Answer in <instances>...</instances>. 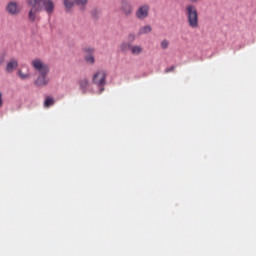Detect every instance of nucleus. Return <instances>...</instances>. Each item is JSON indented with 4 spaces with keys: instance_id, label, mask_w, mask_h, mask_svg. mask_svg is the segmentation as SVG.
I'll list each match as a JSON object with an SVG mask.
<instances>
[{
    "instance_id": "obj_21",
    "label": "nucleus",
    "mask_w": 256,
    "mask_h": 256,
    "mask_svg": "<svg viewBox=\"0 0 256 256\" xmlns=\"http://www.w3.org/2000/svg\"><path fill=\"white\" fill-rule=\"evenodd\" d=\"M171 71H175V66H171L170 68H166L164 73H171Z\"/></svg>"
},
{
    "instance_id": "obj_14",
    "label": "nucleus",
    "mask_w": 256,
    "mask_h": 256,
    "mask_svg": "<svg viewBox=\"0 0 256 256\" xmlns=\"http://www.w3.org/2000/svg\"><path fill=\"white\" fill-rule=\"evenodd\" d=\"M17 74H18V76L20 77V79L22 81H25L27 79H31V73H29V71L23 72V70H18Z\"/></svg>"
},
{
    "instance_id": "obj_18",
    "label": "nucleus",
    "mask_w": 256,
    "mask_h": 256,
    "mask_svg": "<svg viewBox=\"0 0 256 256\" xmlns=\"http://www.w3.org/2000/svg\"><path fill=\"white\" fill-rule=\"evenodd\" d=\"M131 47H132V45L129 43H122L120 46V49H121V51H128V49H129V51H131Z\"/></svg>"
},
{
    "instance_id": "obj_20",
    "label": "nucleus",
    "mask_w": 256,
    "mask_h": 256,
    "mask_svg": "<svg viewBox=\"0 0 256 256\" xmlns=\"http://www.w3.org/2000/svg\"><path fill=\"white\" fill-rule=\"evenodd\" d=\"M89 0H75L76 5H81L82 7H85V5L88 3Z\"/></svg>"
},
{
    "instance_id": "obj_15",
    "label": "nucleus",
    "mask_w": 256,
    "mask_h": 256,
    "mask_svg": "<svg viewBox=\"0 0 256 256\" xmlns=\"http://www.w3.org/2000/svg\"><path fill=\"white\" fill-rule=\"evenodd\" d=\"M53 105H55V99H53L51 96H47L44 101V107L49 109V107H53Z\"/></svg>"
},
{
    "instance_id": "obj_3",
    "label": "nucleus",
    "mask_w": 256,
    "mask_h": 256,
    "mask_svg": "<svg viewBox=\"0 0 256 256\" xmlns=\"http://www.w3.org/2000/svg\"><path fill=\"white\" fill-rule=\"evenodd\" d=\"M41 3V0H28V5L31 7L28 13V19L31 23H35L37 20V13L41 11V7L37 6Z\"/></svg>"
},
{
    "instance_id": "obj_7",
    "label": "nucleus",
    "mask_w": 256,
    "mask_h": 256,
    "mask_svg": "<svg viewBox=\"0 0 256 256\" xmlns=\"http://www.w3.org/2000/svg\"><path fill=\"white\" fill-rule=\"evenodd\" d=\"M6 11L9 15H12V16L19 15L21 13L19 2L10 1L6 6Z\"/></svg>"
},
{
    "instance_id": "obj_2",
    "label": "nucleus",
    "mask_w": 256,
    "mask_h": 256,
    "mask_svg": "<svg viewBox=\"0 0 256 256\" xmlns=\"http://www.w3.org/2000/svg\"><path fill=\"white\" fill-rule=\"evenodd\" d=\"M34 71H37L39 75H49V65L39 58H35L30 63Z\"/></svg>"
},
{
    "instance_id": "obj_25",
    "label": "nucleus",
    "mask_w": 256,
    "mask_h": 256,
    "mask_svg": "<svg viewBox=\"0 0 256 256\" xmlns=\"http://www.w3.org/2000/svg\"><path fill=\"white\" fill-rule=\"evenodd\" d=\"M129 38H130V39H135V35H134V34H130V35H129Z\"/></svg>"
},
{
    "instance_id": "obj_17",
    "label": "nucleus",
    "mask_w": 256,
    "mask_h": 256,
    "mask_svg": "<svg viewBox=\"0 0 256 256\" xmlns=\"http://www.w3.org/2000/svg\"><path fill=\"white\" fill-rule=\"evenodd\" d=\"M64 7L69 11V9H73L75 2L73 0H63Z\"/></svg>"
},
{
    "instance_id": "obj_6",
    "label": "nucleus",
    "mask_w": 256,
    "mask_h": 256,
    "mask_svg": "<svg viewBox=\"0 0 256 256\" xmlns=\"http://www.w3.org/2000/svg\"><path fill=\"white\" fill-rule=\"evenodd\" d=\"M150 7L148 4L141 5L135 12V17L138 18L139 21H144L149 17Z\"/></svg>"
},
{
    "instance_id": "obj_22",
    "label": "nucleus",
    "mask_w": 256,
    "mask_h": 256,
    "mask_svg": "<svg viewBox=\"0 0 256 256\" xmlns=\"http://www.w3.org/2000/svg\"><path fill=\"white\" fill-rule=\"evenodd\" d=\"M3 107V94L0 92V109Z\"/></svg>"
},
{
    "instance_id": "obj_5",
    "label": "nucleus",
    "mask_w": 256,
    "mask_h": 256,
    "mask_svg": "<svg viewBox=\"0 0 256 256\" xmlns=\"http://www.w3.org/2000/svg\"><path fill=\"white\" fill-rule=\"evenodd\" d=\"M119 9L125 17H131L133 15L134 8L131 0H121Z\"/></svg>"
},
{
    "instance_id": "obj_12",
    "label": "nucleus",
    "mask_w": 256,
    "mask_h": 256,
    "mask_svg": "<svg viewBox=\"0 0 256 256\" xmlns=\"http://www.w3.org/2000/svg\"><path fill=\"white\" fill-rule=\"evenodd\" d=\"M144 49L143 46H139V45H132V47H130V53L132 55H141V53H143Z\"/></svg>"
},
{
    "instance_id": "obj_13",
    "label": "nucleus",
    "mask_w": 256,
    "mask_h": 256,
    "mask_svg": "<svg viewBox=\"0 0 256 256\" xmlns=\"http://www.w3.org/2000/svg\"><path fill=\"white\" fill-rule=\"evenodd\" d=\"M80 89L83 93H87V89H89V80L87 78H83L79 81Z\"/></svg>"
},
{
    "instance_id": "obj_19",
    "label": "nucleus",
    "mask_w": 256,
    "mask_h": 256,
    "mask_svg": "<svg viewBox=\"0 0 256 256\" xmlns=\"http://www.w3.org/2000/svg\"><path fill=\"white\" fill-rule=\"evenodd\" d=\"M160 45H161V49H168L169 48V42H168L167 39L162 40Z\"/></svg>"
},
{
    "instance_id": "obj_1",
    "label": "nucleus",
    "mask_w": 256,
    "mask_h": 256,
    "mask_svg": "<svg viewBox=\"0 0 256 256\" xmlns=\"http://www.w3.org/2000/svg\"><path fill=\"white\" fill-rule=\"evenodd\" d=\"M185 15L187 17V23L191 29H198L199 27V12L197 7L193 4H189L185 7Z\"/></svg>"
},
{
    "instance_id": "obj_23",
    "label": "nucleus",
    "mask_w": 256,
    "mask_h": 256,
    "mask_svg": "<svg viewBox=\"0 0 256 256\" xmlns=\"http://www.w3.org/2000/svg\"><path fill=\"white\" fill-rule=\"evenodd\" d=\"M5 63V56H0V65H3Z\"/></svg>"
},
{
    "instance_id": "obj_10",
    "label": "nucleus",
    "mask_w": 256,
    "mask_h": 256,
    "mask_svg": "<svg viewBox=\"0 0 256 256\" xmlns=\"http://www.w3.org/2000/svg\"><path fill=\"white\" fill-rule=\"evenodd\" d=\"M84 52L86 53L85 61L88 62L90 65H94L95 56H93V53H95V48L87 47L84 49Z\"/></svg>"
},
{
    "instance_id": "obj_8",
    "label": "nucleus",
    "mask_w": 256,
    "mask_h": 256,
    "mask_svg": "<svg viewBox=\"0 0 256 256\" xmlns=\"http://www.w3.org/2000/svg\"><path fill=\"white\" fill-rule=\"evenodd\" d=\"M40 3H42V9L48 15H53V12L55 11V2H53V0H40Z\"/></svg>"
},
{
    "instance_id": "obj_16",
    "label": "nucleus",
    "mask_w": 256,
    "mask_h": 256,
    "mask_svg": "<svg viewBox=\"0 0 256 256\" xmlns=\"http://www.w3.org/2000/svg\"><path fill=\"white\" fill-rule=\"evenodd\" d=\"M151 31H152L151 26L150 25H146L144 27H141L139 29L138 33H139V35H147V33H151Z\"/></svg>"
},
{
    "instance_id": "obj_11",
    "label": "nucleus",
    "mask_w": 256,
    "mask_h": 256,
    "mask_svg": "<svg viewBox=\"0 0 256 256\" xmlns=\"http://www.w3.org/2000/svg\"><path fill=\"white\" fill-rule=\"evenodd\" d=\"M17 67H19V61L16 58L10 59L6 64V73H13Z\"/></svg>"
},
{
    "instance_id": "obj_24",
    "label": "nucleus",
    "mask_w": 256,
    "mask_h": 256,
    "mask_svg": "<svg viewBox=\"0 0 256 256\" xmlns=\"http://www.w3.org/2000/svg\"><path fill=\"white\" fill-rule=\"evenodd\" d=\"M190 3H199V0H189Z\"/></svg>"
},
{
    "instance_id": "obj_9",
    "label": "nucleus",
    "mask_w": 256,
    "mask_h": 256,
    "mask_svg": "<svg viewBox=\"0 0 256 256\" xmlns=\"http://www.w3.org/2000/svg\"><path fill=\"white\" fill-rule=\"evenodd\" d=\"M47 75L48 74H39L34 81V85H36V87H46V85H49V77H47Z\"/></svg>"
},
{
    "instance_id": "obj_4",
    "label": "nucleus",
    "mask_w": 256,
    "mask_h": 256,
    "mask_svg": "<svg viewBox=\"0 0 256 256\" xmlns=\"http://www.w3.org/2000/svg\"><path fill=\"white\" fill-rule=\"evenodd\" d=\"M107 79V74H105V71H98L94 74L92 78V82L94 85H97L100 88V93H103L105 91V83Z\"/></svg>"
}]
</instances>
